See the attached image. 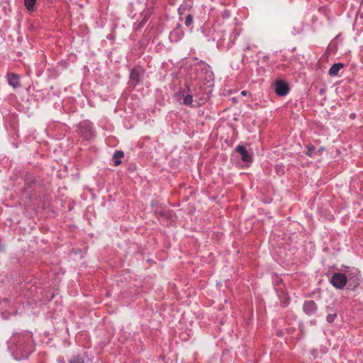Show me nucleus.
I'll list each match as a JSON object with an SVG mask.
<instances>
[{
	"label": "nucleus",
	"mask_w": 363,
	"mask_h": 363,
	"mask_svg": "<svg viewBox=\"0 0 363 363\" xmlns=\"http://www.w3.org/2000/svg\"><path fill=\"white\" fill-rule=\"evenodd\" d=\"M347 281V277L342 273H335L330 279V283L336 289H343Z\"/></svg>",
	"instance_id": "1"
},
{
	"label": "nucleus",
	"mask_w": 363,
	"mask_h": 363,
	"mask_svg": "<svg viewBox=\"0 0 363 363\" xmlns=\"http://www.w3.org/2000/svg\"><path fill=\"white\" fill-rule=\"evenodd\" d=\"M289 86L287 84L277 81L275 83V92L279 96H285L289 92Z\"/></svg>",
	"instance_id": "2"
},
{
	"label": "nucleus",
	"mask_w": 363,
	"mask_h": 363,
	"mask_svg": "<svg viewBox=\"0 0 363 363\" xmlns=\"http://www.w3.org/2000/svg\"><path fill=\"white\" fill-rule=\"evenodd\" d=\"M7 80L9 84L11 86L13 89H17L21 86L20 78L18 74H16L14 73L7 74Z\"/></svg>",
	"instance_id": "3"
},
{
	"label": "nucleus",
	"mask_w": 363,
	"mask_h": 363,
	"mask_svg": "<svg viewBox=\"0 0 363 363\" xmlns=\"http://www.w3.org/2000/svg\"><path fill=\"white\" fill-rule=\"evenodd\" d=\"M236 151L241 155L242 161L245 162H251V155L248 152L244 146L238 145L236 148Z\"/></svg>",
	"instance_id": "4"
},
{
	"label": "nucleus",
	"mask_w": 363,
	"mask_h": 363,
	"mask_svg": "<svg viewBox=\"0 0 363 363\" xmlns=\"http://www.w3.org/2000/svg\"><path fill=\"white\" fill-rule=\"evenodd\" d=\"M317 310V306L313 301L305 302L303 305V311L308 315L313 314Z\"/></svg>",
	"instance_id": "5"
},
{
	"label": "nucleus",
	"mask_w": 363,
	"mask_h": 363,
	"mask_svg": "<svg viewBox=\"0 0 363 363\" xmlns=\"http://www.w3.org/2000/svg\"><path fill=\"white\" fill-rule=\"evenodd\" d=\"M342 63H336L332 65L329 69V74L332 77L337 76L339 71L343 67Z\"/></svg>",
	"instance_id": "6"
},
{
	"label": "nucleus",
	"mask_w": 363,
	"mask_h": 363,
	"mask_svg": "<svg viewBox=\"0 0 363 363\" xmlns=\"http://www.w3.org/2000/svg\"><path fill=\"white\" fill-rule=\"evenodd\" d=\"M347 277V281H349V282H352V284H351L352 286H353L354 287H356L359 283V274L358 272L355 273V274H354V275H352V274H349Z\"/></svg>",
	"instance_id": "7"
},
{
	"label": "nucleus",
	"mask_w": 363,
	"mask_h": 363,
	"mask_svg": "<svg viewBox=\"0 0 363 363\" xmlns=\"http://www.w3.org/2000/svg\"><path fill=\"white\" fill-rule=\"evenodd\" d=\"M124 154L123 151H117L113 155L114 164L116 166L121 164V159L123 157Z\"/></svg>",
	"instance_id": "8"
},
{
	"label": "nucleus",
	"mask_w": 363,
	"mask_h": 363,
	"mask_svg": "<svg viewBox=\"0 0 363 363\" xmlns=\"http://www.w3.org/2000/svg\"><path fill=\"white\" fill-rule=\"evenodd\" d=\"M193 102V97L191 94H186L183 96V104L186 106H189Z\"/></svg>",
	"instance_id": "9"
},
{
	"label": "nucleus",
	"mask_w": 363,
	"mask_h": 363,
	"mask_svg": "<svg viewBox=\"0 0 363 363\" xmlns=\"http://www.w3.org/2000/svg\"><path fill=\"white\" fill-rule=\"evenodd\" d=\"M36 0H24L26 7L29 11H33L35 4Z\"/></svg>",
	"instance_id": "10"
},
{
	"label": "nucleus",
	"mask_w": 363,
	"mask_h": 363,
	"mask_svg": "<svg viewBox=\"0 0 363 363\" xmlns=\"http://www.w3.org/2000/svg\"><path fill=\"white\" fill-rule=\"evenodd\" d=\"M130 79L131 80L135 81V82H138L139 81V73L136 70H133L130 73Z\"/></svg>",
	"instance_id": "11"
},
{
	"label": "nucleus",
	"mask_w": 363,
	"mask_h": 363,
	"mask_svg": "<svg viewBox=\"0 0 363 363\" xmlns=\"http://www.w3.org/2000/svg\"><path fill=\"white\" fill-rule=\"evenodd\" d=\"M337 317L336 313L328 314L326 317L327 321L329 323H333L335 318Z\"/></svg>",
	"instance_id": "12"
},
{
	"label": "nucleus",
	"mask_w": 363,
	"mask_h": 363,
	"mask_svg": "<svg viewBox=\"0 0 363 363\" xmlns=\"http://www.w3.org/2000/svg\"><path fill=\"white\" fill-rule=\"evenodd\" d=\"M193 23V17L191 15H188L185 19V25L189 26Z\"/></svg>",
	"instance_id": "13"
},
{
	"label": "nucleus",
	"mask_w": 363,
	"mask_h": 363,
	"mask_svg": "<svg viewBox=\"0 0 363 363\" xmlns=\"http://www.w3.org/2000/svg\"><path fill=\"white\" fill-rule=\"evenodd\" d=\"M69 363H84V361L82 358H79V357H74L73 359H72Z\"/></svg>",
	"instance_id": "14"
},
{
	"label": "nucleus",
	"mask_w": 363,
	"mask_h": 363,
	"mask_svg": "<svg viewBox=\"0 0 363 363\" xmlns=\"http://www.w3.org/2000/svg\"><path fill=\"white\" fill-rule=\"evenodd\" d=\"M314 150H315L314 147H309L308 148L307 155H308V156H311V155H312V154H313V151H314Z\"/></svg>",
	"instance_id": "15"
},
{
	"label": "nucleus",
	"mask_w": 363,
	"mask_h": 363,
	"mask_svg": "<svg viewBox=\"0 0 363 363\" xmlns=\"http://www.w3.org/2000/svg\"><path fill=\"white\" fill-rule=\"evenodd\" d=\"M247 91H242L241 92V94H242V96H246V95H247Z\"/></svg>",
	"instance_id": "16"
}]
</instances>
